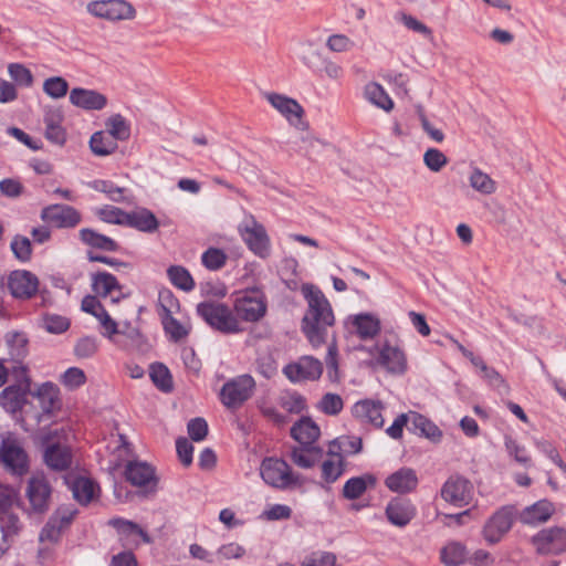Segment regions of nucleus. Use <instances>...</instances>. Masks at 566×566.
I'll list each match as a JSON object with an SVG mask.
<instances>
[{"instance_id":"3","label":"nucleus","mask_w":566,"mask_h":566,"mask_svg":"<svg viewBox=\"0 0 566 566\" xmlns=\"http://www.w3.org/2000/svg\"><path fill=\"white\" fill-rule=\"evenodd\" d=\"M248 249L258 258L266 260L272 254V243L265 227L251 216L238 227Z\"/></svg>"},{"instance_id":"13","label":"nucleus","mask_w":566,"mask_h":566,"mask_svg":"<svg viewBox=\"0 0 566 566\" xmlns=\"http://www.w3.org/2000/svg\"><path fill=\"white\" fill-rule=\"evenodd\" d=\"M77 511L73 505H61L49 518L40 533V542L56 543L62 532L73 522Z\"/></svg>"},{"instance_id":"56","label":"nucleus","mask_w":566,"mask_h":566,"mask_svg":"<svg viewBox=\"0 0 566 566\" xmlns=\"http://www.w3.org/2000/svg\"><path fill=\"white\" fill-rule=\"evenodd\" d=\"M424 165L434 172L440 171L448 163L447 156L437 148H429L423 155Z\"/></svg>"},{"instance_id":"2","label":"nucleus","mask_w":566,"mask_h":566,"mask_svg":"<svg viewBox=\"0 0 566 566\" xmlns=\"http://www.w3.org/2000/svg\"><path fill=\"white\" fill-rule=\"evenodd\" d=\"M197 313L210 327L222 334H235L242 331L239 319L222 303L201 302L197 305Z\"/></svg>"},{"instance_id":"25","label":"nucleus","mask_w":566,"mask_h":566,"mask_svg":"<svg viewBox=\"0 0 566 566\" xmlns=\"http://www.w3.org/2000/svg\"><path fill=\"white\" fill-rule=\"evenodd\" d=\"M70 102L85 111H101L106 106L107 98L97 91L75 87L70 92Z\"/></svg>"},{"instance_id":"44","label":"nucleus","mask_w":566,"mask_h":566,"mask_svg":"<svg viewBox=\"0 0 566 566\" xmlns=\"http://www.w3.org/2000/svg\"><path fill=\"white\" fill-rule=\"evenodd\" d=\"M504 446L510 457L517 463L530 468L532 465V458L528 454L525 446L521 444L516 439L511 436H505Z\"/></svg>"},{"instance_id":"64","label":"nucleus","mask_w":566,"mask_h":566,"mask_svg":"<svg viewBox=\"0 0 566 566\" xmlns=\"http://www.w3.org/2000/svg\"><path fill=\"white\" fill-rule=\"evenodd\" d=\"M167 277L170 283H195L190 272L182 265H170Z\"/></svg>"},{"instance_id":"43","label":"nucleus","mask_w":566,"mask_h":566,"mask_svg":"<svg viewBox=\"0 0 566 566\" xmlns=\"http://www.w3.org/2000/svg\"><path fill=\"white\" fill-rule=\"evenodd\" d=\"M160 317L164 331L170 340L179 342L189 334L187 326L176 319L172 314H160Z\"/></svg>"},{"instance_id":"28","label":"nucleus","mask_w":566,"mask_h":566,"mask_svg":"<svg viewBox=\"0 0 566 566\" xmlns=\"http://www.w3.org/2000/svg\"><path fill=\"white\" fill-rule=\"evenodd\" d=\"M30 382L27 379L25 388L21 386H9L0 394V406L8 412L15 413L22 410L29 390Z\"/></svg>"},{"instance_id":"24","label":"nucleus","mask_w":566,"mask_h":566,"mask_svg":"<svg viewBox=\"0 0 566 566\" xmlns=\"http://www.w3.org/2000/svg\"><path fill=\"white\" fill-rule=\"evenodd\" d=\"M349 328L361 340H369L380 333L381 324L377 316L360 313L349 317Z\"/></svg>"},{"instance_id":"26","label":"nucleus","mask_w":566,"mask_h":566,"mask_svg":"<svg viewBox=\"0 0 566 566\" xmlns=\"http://www.w3.org/2000/svg\"><path fill=\"white\" fill-rule=\"evenodd\" d=\"M555 511L554 504L547 500H539L525 507L520 514V521L523 524L536 525L545 523L551 518Z\"/></svg>"},{"instance_id":"5","label":"nucleus","mask_w":566,"mask_h":566,"mask_svg":"<svg viewBox=\"0 0 566 566\" xmlns=\"http://www.w3.org/2000/svg\"><path fill=\"white\" fill-rule=\"evenodd\" d=\"M238 316L247 322H256L264 316L266 304L262 292L258 287L248 289L239 293L234 301Z\"/></svg>"},{"instance_id":"6","label":"nucleus","mask_w":566,"mask_h":566,"mask_svg":"<svg viewBox=\"0 0 566 566\" xmlns=\"http://www.w3.org/2000/svg\"><path fill=\"white\" fill-rule=\"evenodd\" d=\"M255 381L250 375H241L227 381L221 391L220 400L228 408H238L253 394Z\"/></svg>"},{"instance_id":"30","label":"nucleus","mask_w":566,"mask_h":566,"mask_svg":"<svg viewBox=\"0 0 566 566\" xmlns=\"http://www.w3.org/2000/svg\"><path fill=\"white\" fill-rule=\"evenodd\" d=\"M78 237L84 244L93 249L106 252H116L119 250V244L115 240L91 228L81 229Z\"/></svg>"},{"instance_id":"63","label":"nucleus","mask_w":566,"mask_h":566,"mask_svg":"<svg viewBox=\"0 0 566 566\" xmlns=\"http://www.w3.org/2000/svg\"><path fill=\"white\" fill-rule=\"evenodd\" d=\"M92 188L106 193L111 200L113 201H120L123 198V189L117 187L112 181L107 180H95L92 184Z\"/></svg>"},{"instance_id":"50","label":"nucleus","mask_w":566,"mask_h":566,"mask_svg":"<svg viewBox=\"0 0 566 566\" xmlns=\"http://www.w3.org/2000/svg\"><path fill=\"white\" fill-rule=\"evenodd\" d=\"M317 408L325 415L337 416L343 410L344 402L339 395L327 392L319 400Z\"/></svg>"},{"instance_id":"46","label":"nucleus","mask_w":566,"mask_h":566,"mask_svg":"<svg viewBox=\"0 0 566 566\" xmlns=\"http://www.w3.org/2000/svg\"><path fill=\"white\" fill-rule=\"evenodd\" d=\"M469 181L474 190L483 195H491L496 189L494 180L479 168L472 170Z\"/></svg>"},{"instance_id":"9","label":"nucleus","mask_w":566,"mask_h":566,"mask_svg":"<svg viewBox=\"0 0 566 566\" xmlns=\"http://www.w3.org/2000/svg\"><path fill=\"white\" fill-rule=\"evenodd\" d=\"M40 217L43 222L56 229H73L82 221V214L77 209L62 203L44 207Z\"/></svg>"},{"instance_id":"7","label":"nucleus","mask_w":566,"mask_h":566,"mask_svg":"<svg viewBox=\"0 0 566 566\" xmlns=\"http://www.w3.org/2000/svg\"><path fill=\"white\" fill-rule=\"evenodd\" d=\"M117 534L118 541L128 548H138L142 544H150L151 537L139 524L124 517H113L108 521Z\"/></svg>"},{"instance_id":"45","label":"nucleus","mask_w":566,"mask_h":566,"mask_svg":"<svg viewBox=\"0 0 566 566\" xmlns=\"http://www.w3.org/2000/svg\"><path fill=\"white\" fill-rule=\"evenodd\" d=\"M106 133L112 136L116 143L118 140H126L130 135L129 125L120 114L111 116L106 122Z\"/></svg>"},{"instance_id":"29","label":"nucleus","mask_w":566,"mask_h":566,"mask_svg":"<svg viewBox=\"0 0 566 566\" xmlns=\"http://www.w3.org/2000/svg\"><path fill=\"white\" fill-rule=\"evenodd\" d=\"M124 226L142 232L153 233L158 229L159 222L150 210L140 209L138 211L126 212Z\"/></svg>"},{"instance_id":"32","label":"nucleus","mask_w":566,"mask_h":566,"mask_svg":"<svg viewBox=\"0 0 566 566\" xmlns=\"http://www.w3.org/2000/svg\"><path fill=\"white\" fill-rule=\"evenodd\" d=\"M331 454L339 455L344 461L348 455L357 454L363 449L361 438L355 436H340L328 443Z\"/></svg>"},{"instance_id":"1","label":"nucleus","mask_w":566,"mask_h":566,"mask_svg":"<svg viewBox=\"0 0 566 566\" xmlns=\"http://www.w3.org/2000/svg\"><path fill=\"white\" fill-rule=\"evenodd\" d=\"M302 295L307 302V311L302 318V332L315 348L326 342L327 328L335 323L329 301L317 285H302Z\"/></svg>"},{"instance_id":"16","label":"nucleus","mask_w":566,"mask_h":566,"mask_svg":"<svg viewBox=\"0 0 566 566\" xmlns=\"http://www.w3.org/2000/svg\"><path fill=\"white\" fill-rule=\"evenodd\" d=\"M0 461L15 474L22 475L28 470V455L15 438L8 437L0 446Z\"/></svg>"},{"instance_id":"17","label":"nucleus","mask_w":566,"mask_h":566,"mask_svg":"<svg viewBox=\"0 0 566 566\" xmlns=\"http://www.w3.org/2000/svg\"><path fill=\"white\" fill-rule=\"evenodd\" d=\"M536 552L542 555H557L566 551V530L551 527L538 532L532 538Z\"/></svg>"},{"instance_id":"62","label":"nucleus","mask_w":566,"mask_h":566,"mask_svg":"<svg viewBox=\"0 0 566 566\" xmlns=\"http://www.w3.org/2000/svg\"><path fill=\"white\" fill-rule=\"evenodd\" d=\"M298 262L295 258L286 256L281 261L280 273L282 283H293L294 277H297Z\"/></svg>"},{"instance_id":"61","label":"nucleus","mask_w":566,"mask_h":566,"mask_svg":"<svg viewBox=\"0 0 566 566\" xmlns=\"http://www.w3.org/2000/svg\"><path fill=\"white\" fill-rule=\"evenodd\" d=\"M188 434L193 441H202L208 434V423L203 418H195L188 422Z\"/></svg>"},{"instance_id":"42","label":"nucleus","mask_w":566,"mask_h":566,"mask_svg":"<svg viewBox=\"0 0 566 566\" xmlns=\"http://www.w3.org/2000/svg\"><path fill=\"white\" fill-rule=\"evenodd\" d=\"M149 376L155 386L163 392H170L172 390V377L169 369L164 364H153L150 366Z\"/></svg>"},{"instance_id":"18","label":"nucleus","mask_w":566,"mask_h":566,"mask_svg":"<svg viewBox=\"0 0 566 566\" xmlns=\"http://www.w3.org/2000/svg\"><path fill=\"white\" fill-rule=\"evenodd\" d=\"M125 476L134 486L143 488L145 493H155L157 479L153 467L145 462L130 461L125 469Z\"/></svg>"},{"instance_id":"38","label":"nucleus","mask_w":566,"mask_h":566,"mask_svg":"<svg viewBox=\"0 0 566 566\" xmlns=\"http://www.w3.org/2000/svg\"><path fill=\"white\" fill-rule=\"evenodd\" d=\"M366 98L377 107L384 111H390L394 107V102L384 87L375 82L368 83L365 86Z\"/></svg>"},{"instance_id":"10","label":"nucleus","mask_w":566,"mask_h":566,"mask_svg":"<svg viewBox=\"0 0 566 566\" xmlns=\"http://www.w3.org/2000/svg\"><path fill=\"white\" fill-rule=\"evenodd\" d=\"M515 517V509L505 505L499 509L484 524L482 534L489 544L499 543L512 528Z\"/></svg>"},{"instance_id":"14","label":"nucleus","mask_w":566,"mask_h":566,"mask_svg":"<svg viewBox=\"0 0 566 566\" xmlns=\"http://www.w3.org/2000/svg\"><path fill=\"white\" fill-rule=\"evenodd\" d=\"M283 374L292 382L315 381L323 374V364L313 356H302L296 361L286 365Z\"/></svg>"},{"instance_id":"22","label":"nucleus","mask_w":566,"mask_h":566,"mask_svg":"<svg viewBox=\"0 0 566 566\" xmlns=\"http://www.w3.org/2000/svg\"><path fill=\"white\" fill-rule=\"evenodd\" d=\"M384 405L380 401L364 399L353 406V416L363 423L380 429L385 423Z\"/></svg>"},{"instance_id":"27","label":"nucleus","mask_w":566,"mask_h":566,"mask_svg":"<svg viewBox=\"0 0 566 566\" xmlns=\"http://www.w3.org/2000/svg\"><path fill=\"white\" fill-rule=\"evenodd\" d=\"M291 436L300 444L311 446L319 438L321 429L310 417H302L291 428Z\"/></svg>"},{"instance_id":"20","label":"nucleus","mask_w":566,"mask_h":566,"mask_svg":"<svg viewBox=\"0 0 566 566\" xmlns=\"http://www.w3.org/2000/svg\"><path fill=\"white\" fill-rule=\"evenodd\" d=\"M385 514L392 525L405 527L416 516L417 507L411 500L397 496L388 502Z\"/></svg>"},{"instance_id":"53","label":"nucleus","mask_w":566,"mask_h":566,"mask_svg":"<svg viewBox=\"0 0 566 566\" xmlns=\"http://www.w3.org/2000/svg\"><path fill=\"white\" fill-rule=\"evenodd\" d=\"M69 90V83L61 76L49 77L43 83V91L52 98L64 97Z\"/></svg>"},{"instance_id":"37","label":"nucleus","mask_w":566,"mask_h":566,"mask_svg":"<svg viewBox=\"0 0 566 566\" xmlns=\"http://www.w3.org/2000/svg\"><path fill=\"white\" fill-rule=\"evenodd\" d=\"M411 424L413 430L422 436L429 439L430 441L438 443L442 439V431L439 429V427L432 422L427 417L420 415V413H412L411 417Z\"/></svg>"},{"instance_id":"54","label":"nucleus","mask_w":566,"mask_h":566,"mask_svg":"<svg viewBox=\"0 0 566 566\" xmlns=\"http://www.w3.org/2000/svg\"><path fill=\"white\" fill-rule=\"evenodd\" d=\"M98 350V342L95 337L84 336L74 346V355L80 359L91 358Z\"/></svg>"},{"instance_id":"58","label":"nucleus","mask_w":566,"mask_h":566,"mask_svg":"<svg viewBox=\"0 0 566 566\" xmlns=\"http://www.w3.org/2000/svg\"><path fill=\"white\" fill-rule=\"evenodd\" d=\"M44 328L52 334H61L69 329L70 321L60 315H45L43 317Z\"/></svg>"},{"instance_id":"49","label":"nucleus","mask_w":566,"mask_h":566,"mask_svg":"<svg viewBox=\"0 0 566 566\" xmlns=\"http://www.w3.org/2000/svg\"><path fill=\"white\" fill-rule=\"evenodd\" d=\"M60 382L69 390H75L86 382V375L78 367H70L60 376Z\"/></svg>"},{"instance_id":"34","label":"nucleus","mask_w":566,"mask_h":566,"mask_svg":"<svg viewBox=\"0 0 566 566\" xmlns=\"http://www.w3.org/2000/svg\"><path fill=\"white\" fill-rule=\"evenodd\" d=\"M268 101L289 120H292L293 118H300L303 114L302 106L295 99L284 95L272 93L268 95Z\"/></svg>"},{"instance_id":"47","label":"nucleus","mask_w":566,"mask_h":566,"mask_svg":"<svg viewBox=\"0 0 566 566\" xmlns=\"http://www.w3.org/2000/svg\"><path fill=\"white\" fill-rule=\"evenodd\" d=\"M8 73L17 86L31 87L33 84L31 71L22 63H10L8 65Z\"/></svg>"},{"instance_id":"48","label":"nucleus","mask_w":566,"mask_h":566,"mask_svg":"<svg viewBox=\"0 0 566 566\" xmlns=\"http://www.w3.org/2000/svg\"><path fill=\"white\" fill-rule=\"evenodd\" d=\"M227 254L222 249L208 248L201 254V263L210 271L220 270L227 262Z\"/></svg>"},{"instance_id":"4","label":"nucleus","mask_w":566,"mask_h":566,"mask_svg":"<svg viewBox=\"0 0 566 566\" xmlns=\"http://www.w3.org/2000/svg\"><path fill=\"white\" fill-rule=\"evenodd\" d=\"M262 480L270 486L277 490H286L295 486L300 478L291 467L282 459L265 458L260 465Z\"/></svg>"},{"instance_id":"33","label":"nucleus","mask_w":566,"mask_h":566,"mask_svg":"<svg viewBox=\"0 0 566 566\" xmlns=\"http://www.w3.org/2000/svg\"><path fill=\"white\" fill-rule=\"evenodd\" d=\"M376 478L373 474H364L360 476L350 478L343 486V495L347 500L359 499L368 488L376 485Z\"/></svg>"},{"instance_id":"59","label":"nucleus","mask_w":566,"mask_h":566,"mask_svg":"<svg viewBox=\"0 0 566 566\" xmlns=\"http://www.w3.org/2000/svg\"><path fill=\"white\" fill-rule=\"evenodd\" d=\"M158 303L160 306V314H172L179 310V302L174 296L170 290L161 289L158 294Z\"/></svg>"},{"instance_id":"51","label":"nucleus","mask_w":566,"mask_h":566,"mask_svg":"<svg viewBox=\"0 0 566 566\" xmlns=\"http://www.w3.org/2000/svg\"><path fill=\"white\" fill-rule=\"evenodd\" d=\"M95 216L103 222L124 226L126 211L114 206H104L95 210Z\"/></svg>"},{"instance_id":"19","label":"nucleus","mask_w":566,"mask_h":566,"mask_svg":"<svg viewBox=\"0 0 566 566\" xmlns=\"http://www.w3.org/2000/svg\"><path fill=\"white\" fill-rule=\"evenodd\" d=\"M27 496L35 512H44L49 507L51 488L42 473H35L30 478Z\"/></svg>"},{"instance_id":"52","label":"nucleus","mask_w":566,"mask_h":566,"mask_svg":"<svg viewBox=\"0 0 566 566\" xmlns=\"http://www.w3.org/2000/svg\"><path fill=\"white\" fill-rule=\"evenodd\" d=\"M303 566H337V556L327 551H315L305 556Z\"/></svg>"},{"instance_id":"55","label":"nucleus","mask_w":566,"mask_h":566,"mask_svg":"<svg viewBox=\"0 0 566 566\" xmlns=\"http://www.w3.org/2000/svg\"><path fill=\"white\" fill-rule=\"evenodd\" d=\"M10 247L15 258L20 261L27 262L30 260L32 249L31 242L27 237L20 234L15 235L11 241Z\"/></svg>"},{"instance_id":"35","label":"nucleus","mask_w":566,"mask_h":566,"mask_svg":"<svg viewBox=\"0 0 566 566\" xmlns=\"http://www.w3.org/2000/svg\"><path fill=\"white\" fill-rule=\"evenodd\" d=\"M468 558L467 547L457 541L447 543L440 551V562L444 566H460Z\"/></svg>"},{"instance_id":"39","label":"nucleus","mask_w":566,"mask_h":566,"mask_svg":"<svg viewBox=\"0 0 566 566\" xmlns=\"http://www.w3.org/2000/svg\"><path fill=\"white\" fill-rule=\"evenodd\" d=\"M90 147L96 156H107L117 149V143L106 132H96L91 136Z\"/></svg>"},{"instance_id":"36","label":"nucleus","mask_w":566,"mask_h":566,"mask_svg":"<svg viewBox=\"0 0 566 566\" xmlns=\"http://www.w3.org/2000/svg\"><path fill=\"white\" fill-rule=\"evenodd\" d=\"M326 455V459L322 462L321 471L322 479L329 484L336 482L343 475L346 463L337 453L331 454L328 448Z\"/></svg>"},{"instance_id":"57","label":"nucleus","mask_w":566,"mask_h":566,"mask_svg":"<svg viewBox=\"0 0 566 566\" xmlns=\"http://www.w3.org/2000/svg\"><path fill=\"white\" fill-rule=\"evenodd\" d=\"M0 526L4 536H12L19 532L21 524L19 517L11 510H6L4 513H0Z\"/></svg>"},{"instance_id":"21","label":"nucleus","mask_w":566,"mask_h":566,"mask_svg":"<svg viewBox=\"0 0 566 566\" xmlns=\"http://www.w3.org/2000/svg\"><path fill=\"white\" fill-rule=\"evenodd\" d=\"M419 478L412 468L402 467L385 479L386 488L392 493L408 494L417 490Z\"/></svg>"},{"instance_id":"23","label":"nucleus","mask_w":566,"mask_h":566,"mask_svg":"<svg viewBox=\"0 0 566 566\" xmlns=\"http://www.w3.org/2000/svg\"><path fill=\"white\" fill-rule=\"evenodd\" d=\"M39 401L42 413L36 416L41 421L42 416H51L61 408L60 389L53 382H44L32 394Z\"/></svg>"},{"instance_id":"60","label":"nucleus","mask_w":566,"mask_h":566,"mask_svg":"<svg viewBox=\"0 0 566 566\" xmlns=\"http://www.w3.org/2000/svg\"><path fill=\"white\" fill-rule=\"evenodd\" d=\"M39 285H0L2 290H7L10 295L17 300L25 301L33 297L38 293Z\"/></svg>"},{"instance_id":"12","label":"nucleus","mask_w":566,"mask_h":566,"mask_svg":"<svg viewBox=\"0 0 566 566\" xmlns=\"http://www.w3.org/2000/svg\"><path fill=\"white\" fill-rule=\"evenodd\" d=\"M473 496V484L468 479L460 475L450 476L441 488V497L457 507L469 505Z\"/></svg>"},{"instance_id":"8","label":"nucleus","mask_w":566,"mask_h":566,"mask_svg":"<svg viewBox=\"0 0 566 566\" xmlns=\"http://www.w3.org/2000/svg\"><path fill=\"white\" fill-rule=\"evenodd\" d=\"M87 11L97 18L109 21L130 20L136 11L126 0H95L87 4Z\"/></svg>"},{"instance_id":"15","label":"nucleus","mask_w":566,"mask_h":566,"mask_svg":"<svg viewBox=\"0 0 566 566\" xmlns=\"http://www.w3.org/2000/svg\"><path fill=\"white\" fill-rule=\"evenodd\" d=\"M376 361L394 375H403L408 369L405 350L398 344H392L389 340H385L378 346Z\"/></svg>"},{"instance_id":"40","label":"nucleus","mask_w":566,"mask_h":566,"mask_svg":"<svg viewBox=\"0 0 566 566\" xmlns=\"http://www.w3.org/2000/svg\"><path fill=\"white\" fill-rule=\"evenodd\" d=\"M276 402L290 413H301L306 408V399L294 390L282 391L277 396Z\"/></svg>"},{"instance_id":"31","label":"nucleus","mask_w":566,"mask_h":566,"mask_svg":"<svg viewBox=\"0 0 566 566\" xmlns=\"http://www.w3.org/2000/svg\"><path fill=\"white\" fill-rule=\"evenodd\" d=\"M322 449L314 444L293 447L290 453L292 462L302 468L311 469L322 458Z\"/></svg>"},{"instance_id":"41","label":"nucleus","mask_w":566,"mask_h":566,"mask_svg":"<svg viewBox=\"0 0 566 566\" xmlns=\"http://www.w3.org/2000/svg\"><path fill=\"white\" fill-rule=\"evenodd\" d=\"M72 491L76 501L87 504L95 497L98 486L87 478H77L73 483Z\"/></svg>"},{"instance_id":"11","label":"nucleus","mask_w":566,"mask_h":566,"mask_svg":"<svg viewBox=\"0 0 566 566\" xmlns=\"http://www.w3.org/2000/svg\"><path fill=\"white\" fill-rule=\"evenodd\" d=\"M45 443L43 457L46 465L55 471L69 469L72 463V451L69 446L61 442L59 431H50L45 437Z\"/></svg>"}]
</instances>
